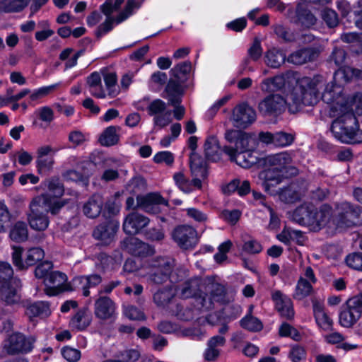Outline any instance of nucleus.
<instances>
[{"label": "nucleus", "mask_w": 362, "mask_h": 362, "mask_svg": "<svg viewBox=\"0 0 362 362\" xmlns=\"http://www.w3.org/2000/svg\"><path fill=\"white\" fill-rule=\"evenodd\" d=\"M30 0H4L1 1V11L7 13L19 12L25 8Z\"/></svg>", "instance_id": "nucleus-47"}, {"label": "nucleus", "mask_w": 362, "mask_h": 362, "mask_svg": "<svg viewBox=\"0 0 362 362\" xmlns=\"http://www.w3.org/2000/svg\"><path fill=\"white\" fill-rule=\"evenodd\" d=\"M206 281V293H204V296L206 297L209 294L211 300L223 302L226 295V286L216 281L214 278H208Z\"/></svg>", "instance_id": "nucleus-28"}, {"label": "nucleus", "mask_w": 362, "mask_h": 362, "mask_svg": "<svg viewBox=\"0 0 362 362\" xmlns=\"http://www.w3.org/2000/svg\"><path fill=\"white\" fill-rule=\"evenodd\" d=\"M296 19L294 23L305 28H310L317 22V18L312 12L301 4H298L296 10Z\"/></svg>", "instance_id": "nucleus-32"}, {"label": "nucleus", "mask_w": 362, "mask_h": 362, "mask_svg": "<svg viewBox=\"0 0 362 362\" xmlns=\"http://www.w3.org/2000/svg\"><path fill=\"white\" fill-rule=\"evenodd\" d=\"M255 148V140L246 133L240 134L235 141V147H232L234 154L253 151Z\"/></svg>", "instance_id": "nucleus-38"}, {"label": "nucleus", "mask_w": 362, "mask_h": 362, "mask_svg": "<svg viewBox=\"0 0 362 362\" xmlns=\"http://www.w3.org/2000/svg\"><path fill=\"white\" fill-rule=\"evenodd\" d=\"M322 18L329 28H334L339 24L337 13L332 9L325 8L322 11Z\"/></svg>", "instance_id": "nucleus-63"}, {"label": "nucleus", "mask_w": 362, "mask_h": 362, "mask_svg": "<svg viewBox=\"0 0 362 362\" xmlns=\"http://www.w3.org/2000/svg\"><path fill=\"white\" fill-rule=\"evenodd\" d=\"M317 57V52L313 48L300 49L288 55L287 61L295 65H302L312 62Z\"/></svg>", "instance_id": "nucleus-27"}, {"label": "nucleus", "mask_w": 362, "mask_h": 362, "mask_svg": "<svg viewBox=\"0 0 362 362\" xmlns=\"http://www.w3.org/2000/svg\"><path fill=\"white\" fill-rule=\"evenodd\" d=\"M285 60L286 54L277 48L269 49L264 54L265 64L272 69L279 68Z\"/></svg>", "instance_id": "nucleus-37"}, {"label": "nucleus", "mask_w": 362, "mask_h": 362, "mask_svg": "<svg viewBox=\"0 0 362 362\" xmlns=\"http://www.w3.org/2000/svg\"><path fill=\"white\" fill-rule=\"evenodd\" d=\"M223 151L229 156L230 161L235 162L242 168H249L255 164L259 167L260 158H258L253 151H243L234 154L232 146H225Z\"/></svg>", "instance_id": "nucleus-16"}, {"label": "nucleus", "mask_w": 362, "mask_h": 362, "mask_svg": "<svg viewBox=\"0 0 362 362\" xmlns=\"http://www.w3.org/2000/svg\"><path fill=\"white\" fill-rule=\"evenodd\" d=\"M54 163V160L52 157L37 158V172L41 175H47L52 170Z\"/></svg>", "instance_id": "nucleus-54"}, {"label": "nucleus", "mask_w": 362, "mask_h": 362, "mask_svg": "<svg viewBox=\"0 0 362 362\" xmlns=\"http://www.w3.org/2000/svg\"><path fill=\"white\" fill-rule=\"evenodd\" d=\"M242 250L247 254L255 255L259 253L262 250V247L257 240L250 238L244 240Z\"/></svg>", "instance_id": "nucleus-61"}, {"label": "nucleus", "mask_w": 362, "mask_h": 362, "mask_svg": "<svg viewBox=\"0 0 362 362\" xmlns=\"http://www.w3.org/2000/svg\"><path fill=\"white\" fill-rule=\"evenodd\" d=\"M21 286L20 279L13 276L11 264L1 262V302L7 305L18 303L21 299L18 293Z\"/></svg>", "instance_id": "nucleus-3"}, {"label": "nucleus", "mask_w": 362, "mask_h": 362, "mask_svg": "<svg viewBox=\"0 0 362 362\" xmlns=\"http://www.w3.org/2000/svg\"><path fill=\"white\" fill-rule=\"evenodd\" d=\"M256 119L255 110L247 104L237 105L233 110V121L235 127L245 129Z\"/></svg>", "instance_id": "nucleus-14"}, {"label": "nucleus", "mask_w": 362, "mask_h": 362, "mask_svg": "<svg viewBox=\"0 0 362 362\" xmlns=\"http://www.w3.org/2000/svg\"><path fill=\"white\" fill-rule=\"evenodd\" d=\"M175 293L171 286H166L158 290L153 295V301L158 305H167L175 297Z\"/></svg>", "instance_id": "nucleus-41"}, {"label": "nucleus", "mask_w": 362, "mask_h": 362, "mask_svg": "<svg viewBox=\"0 0 362 362\" xmlns=\"http://www.w3.org/2000/svg\"><path fill=\"white\" fill-rule=\"evenodd\" d=\"M120 127L118 126H110L107 127L100 136V143L105 146H111L118 143L119 135L118 132Z\"/></svg>", "instance_id": "nucleus-40"}, {"label": "nucleus", "mask_w": 362, "mask_h": 362, "mask_svg": "<svg viewBox=\"0 0 362 362\" xmlns=\"http://www.w3.org/2000/svg\"><path fill=\"white\" fill-rule=\"evenodd\" d=\"M119 228V223L115 221H109L98 226L93 230V237L105 245L110 244Z\"/></svg>", "instance_id": "nucleus-19"}, {"label": "nucleus", "mask_w": 362, "mask_h": 362, "mask_svg": "<svg viewBox=\"0 0 362 362\" xmlns=\"http://www.w3.org/2000/svg\"><path fill=\"white\" fill-rule=\"evenodd\" d=\"M272 299L281 316L286 320H292L294 317V310L291 299L283 294L280 291H276L272 294Z\"/></svg>", "instance_id": "nucleus-18"}, {"label": "nucleus", "mask_w": 362, "mask_h": 362, "mask_svg": "<svg viewBox=\"0 0 362 362\" xmlns=\"http://www.w3.org/2000/svg\"><path fill=\"white\" fill-rule=\"evenodd\" d=\"M181 81L170 79L166 87L167 99L173 106H176L181 102V95L183 93Z\"/></svg>", "instance_id": "nucleus-31"}, {"label": "nucleus", "mask_w": 362, "mask_h": 362, "mask_svg": "<svg viewBox=\"0 0 362 362\" xmlns=\"http://www.w3.org/2000/svg\"><path fill=\"white\" fill-rule=\"evenodd\" d=\"M259 167L273 168L285 175V177L296 176L299 170L295 165L293 153L282 151L260 158Z\"/></svg>", "instance_id": "nucleus-4"}, {"label": "nucleus", "mask_w": 362, "mask_h": 362, "mask_svg": "<svg viewBox=\"0 0 362 362\" xmlns=\"http://www.w3.org/2000/svg\"><path fill=\"white\" fill-rule=\"evenodd\" d=\"M294 141L293 134L284 132L274 133V146L276 147H286L290 146Z\"/></svg>", "instance_id": "nucleus-53"}, {"label": "nucleus", "mask_w": 362, "mask_h": 362, "mask_svg": "<svg viewBox=\"0 0 362 362\" xmlns=\"http://www.w3.org/2000/svg\"><path fill=\"white\" fill-rule=\"evenodd\" d=\"M104 82L108 90V95L111 98H115L119 93L118 88H116L117 81V75L114 72L106 73L103 76Z\"/></svg>", "instance_id": "nucleus-49"}, {"label": "nucleus", "mask_w": 362, "mask_h": 362, "mask_svg": "<svg viewBox=\"0 0 362 362\" xmlns=\"http://www.w3.org/2000/svg\"><path fill=\"white\" fill-rule=\"evenodd\" d=\"M124 243L127 245V250L134 255H140L141 250L146 247V245L144 243L134 237L127 238L124 240Z\"/></svg>", "instance_id": "nucleus-52"}, {"label": "nucleus", "mask_w": 362, "mask_h": 362, "mask_svg": "<svg viewBox=\"0 0 362 362\" xmlns=\"http://www.w3.org/2000/svg\"><path fill=\"white\" fill-rule=\"evenodd\" d=\"M288 74H281L264 79L260 83V89L265 93L276 92L282 90L286 84Z\"/></svg>", "instance_id": "nucleus-30"}, {"label": "nucleus", "mask_w": 362, "mask_h": 362, "mask_svg": "<svg viewBox=\"0 0 362 362\" xmlns=\"http://www.w3.org/2000/svg\"><path fill=\"white\" fill-rule=\"evenodd\" d=\"M226 338L221 335L211 337L207 342V347L204 352V358L207 361H214L220 356L221 347L226 344Z\"/></svg>", "instance_id": "nucleus-24"}, {"label": "nucleus", "mask_w": 362, "mask_h": 362, "mask_svg": "<svg viewBox=\"0 0 362 362\" xmlns=\"http://www.w3.org/2000/svg\"><path fill=\"white\" fill-rule=\"evenodd\" d=\"M91 314L88 308L79 310L71 318L70 325L76 330H83L88 327L91 322Z\"/></svg>", "instance_id": "nucleus-36"}, {"label": "nucleus", "mask_w": 362, "mask_h": 362, "mask_svg": "<svg viewBox=\"0 0 362 362\" xmlns=\"http://www.w3.org/2000/svg\"><path fill=\"white\" fill-rule=\"evenodd\" d=\"M102 281L101 276L97 274L78 276L74 279V282L78 283L81 286L83 295L86 297L90 295L89 289L98 286Z\"/></svg>", "instance_id": "nucleus-35"}, {"label": "nucleus", "mask_w": 362, "mask_h": 362, "mask_svg": "<svg viewBox=\"0 0 362 362\" xmlns=\"http://www.w3.org/2000/svg\"><path fill=\"white\" fill-rule=\"evenodd\" d=\"M262 52L263 49L261 45V40L258 37H255L252 43L247 50L248 57L243 62V66L246 67L249 64L250 60L254 62L259 60L262 57Z\"/></svg>", "instance_id": "nucleus-43"}, {"label": "nucleus", "mask_w": 362, "mask_h": 362, "mask_svg": "<svg viewBox=\"0 0 362 362\" xmlns=\"http://www.w3.org/2000/svg\"><path fill=\"white\" fill-rule=\"evenodd\" d=\"M166 103L160 99H155L147 103L146 110L150 116L163 114L166 110Z\"/></svg>", "instance_id": "nucleus-51"}, {"label": "nucleus", "mask_w": 362, "mask_h": 362, "mask_svg": "<svg viewBox=\"0 0 362 362\" xmlns=\"http://www.w3.org/2000/svg\"><path fill=\"white\" fill-rule=\"evenodd\" d=\"M313 220L312 230H320L322 228L334 229V210L327 204H322L319 208L313 206Z\"/></svg>", "instance_id": "nucleus-11"}, {"label": "nucleus", "mask_w": 362, "mask_h": 362, "mask_svg": "<svg viewBox=\"0 0 362 362\" xmlns=\"http://www.w3.org/2000/svg\"><path fill=\"white\" fill-rule=\"evenodd\" d=\"M346 265L355 270L362 271V252H353L346 257Z\"/></svg>", "instance_id": "nucleus-59"}, {"label": "nucleus", "mask_w": 362, "mask_h": 362, "mask_svg": "<svg viewBox=\"0 0 362 362\" xmlns=\"http://www.w3.org/2000/svg\"><path fill=\"white\" fill-rule=\"evenodd\" d=\"M93 164L90 162H84L82 163V167L84 168L83 173L78 172L75 170H69L63 173V177L66 180L73 182L83 181L90 175V172L86 171V169H88Z\"/></svg>", "instance_id": "nucleus-44"}, {"label": "nucleus", "mask_w": 362, "mask_h": 362, "mask_svg": "<svg viewBox=\"0 0 362 362\" xmlns=\"http://www.w3.org/2000/svg\"><path fill=\"white\" fill-rule=\"evenodd\" d=\"M149 223V219L137 213L133 212L129 214L123 223L124 231L129 235H135Z\"/></svg>", "instance_id": "nucleus-21"}, {"label": "nucleus", "mask_w": 362, "mask_h": 362, "mask_svg": "<svg viewBox=\"0 0 362 362\" xmlns=\"http://www.w3.org/2000/svg\"><path fill=\"white\" fill-rule=\"evenodd\" d=\"M358 301L349 298L345 305L341 307L339 315V324L346 328L353 327L361 318L362 310L358 307Z\"/></svg>", "instance_id": "nucleus-12"}, {"label": "nucleus", "mask_w": 362, "mask_h": 362, "mask_svg": "<svg viewBox=\"0 0 362 362\" xmlns=\"http://www.w3.org/2000/svg\"><path fill=\"white\" fill-rule=\"evenodd\" d=\"M30 214H28V221L31 228L35 230H45L49 225L47 217L40 211V205L37 199H34L30 204Z\"/></svg>", "instance_id": "nucleus-20"}, {"label": "nucleus", "mask_w": 362, "mask_h": 362, "mask_svg": "<svg viewBox=\"0 0 362 362\" xmlns=\"http://www.w3.org/2000/svg\"><path fill=\"white\" fill-rule=\"evenodd\" d=\"M202 280L201 278H192L184 282L179 288V296L182 298H199L203 303L205 301V296L202 291Z\"/></svg>", "instance_id": "nucleus-17"}, {"label": "nucleus", "mask_w": 362, "mask_h": 362, "mask_svg": "<svg viewBox=\"0 0 362 362\" xmlns=\"http://www.w3.org/2000/svg\"><path fill=\"white\" fill-rule=\"evenodd\" d=\"M313 205L305 203L298 206L291 214V219L295 223L308 226L312 229L313 220Z\"/></svg>", "instance_id": "nucleus-23"}, {"label": "nucleus", "mask_w": 362, "mask_h": 362, "mask_svg": "<svg viewBox=\"0 0 362 362\" xmlns=\"http://www.w3.org/2000/svg\"><path fill=\"white\" fill-rule=\"evenodd\" d=\"M192 69V64L189 61L181 62L175 66L170 70V74L176 80L185 82L187 76L189 74Z\"/></svg>", "instance_id": "nucleus-46"}, {"label": "nucleus", "mask_w": 362, "mask_h": 362, "mask_svg": "<svg viewBox=\"0 0 362 362\" xmlns=\"http://www.w3.org/2000/svg\"><path fill=\"white\" fill-rule=\"evenodd\" d=\"M317 279L310 267H307L303 276H300L296 286L293 297L297 300H303L312 294L313 291V284H315Z\"/></svg>", "instance_id": "nucleus-13"}, {"label": "nucleus", "mask_w": 362, "mask_h": 362, "mask_svg": "<svg viewBox=\"0 0 362 362\" xmlns=\"http://www.w3.org/2000/svg\"><path fill=\"white\" fill-rule=\"evenodd\" d=\"M140 4L135 0H127V5L123 11L117 16V23H121L127 19L133 12L134 8H138Z\"/></svg>", "instance_id": "nucleus-58"}, {"label": "nucleus", "mask_w": 362, "mask_h": 362, "mask_svg": "<svg viewBox=\"0 0 362 362\" xmlns=\"http://www.w3.org/2000/svg\"><path fill=\"white\" fill-rule=\"evenodd\" d=\"M63 357L69 362H77L81 358V351L69 346L62 349Z\"/></svg>", "instance_id": "nucleus-64"}, {"label": "nucleus", "mask_w": 362, "mask_h": 362, "mask_svg": "<svg viewBox=\"0 0 362 362\" xmlns=\"http://www.w3.org/2000/svg\"><path fill=\"white\" fill-rule=\"evenodd\" d=\"M361 77L362 71L350 66H343L334 73V79L336 83H327L324 77L320 75L313 78H300L296 81L293 101L298 106H313L321 98L325 103L332 104V110H337L339 104H347L341 94V85L355 78Z\"/></svg>", "instance_id": "nucleus-1"}, {"label": "nucleus", "mask_w": 362, "mask_h": 362, "mask_svg": "<svg viewBox=\"0 0 362 362\" xmlns=\"http://www.w3.org/2000/svg\"><path fill=\"white\" fill-rule=\"evenodd\" d=\"M204 148L205 156L209 160L217 162L221 159V150L219 142L216 136H211L207 137Z\"/></svg>", "instance_id": "nucleus-33"}, {"label": "nucleus", "mask_w": 362, "mask_h": 362, "mask_svg": "<svg viewBox=\"0 0 362 362\" xmlns=\"http://www.w3.org/2000/svg\"><path fill=\"white\" fill-rule=\"evenodd\" d=\"M173 179L176 185L182 192L189 193L192 191V183L190 180L187 178L182 173L178 172L175 173L173 175Z\"/></svg>", "instance_id": "nucleus-57"}, {"label": "nucleus", "mask_w": 362, "mask_h": 362, "mask_svg": "<svg viewBox=\"0 0 362 362\" xmlns=\"http://www.w3.org/2000/svg\"><path fill=\"white\" fill-rule=\"evenodd\" d=\"M49 191L55 197H60L64 193V186L60 180L57 177H52L43 182Z\"/></svg>", "instance_id": "nucleus-50"}, {"label": "nucleus", "mask_w": 362, "mask_h": 362, "mask_svg": "<svg viewBox=\"0 0 362 362\" xmlns=\"http://www.w3.org/2000/svg\"><path fill=\"white\" fill-rule=\"evenodd\" d=\"M34 335H25L15 332L8 334L4 339V349L9 355L26 354L31 352L36 342Z\"/></svg>", "instance_id": "nucleus-5"}, {"label": "nucleus", "mask_w": 362, "mask_h": 362, "mask_svg": "<svg viewBox=\"0 0 362 362\" xmlns=\"http://www.w3.org/2000/svg\"><path fill=\"white\" fill-rule=\"evenodd\" d=\"M44 257V250L40 247H33L28 250L25 259L26 269L35 265L37 262L42 260Z\"/></svg>", "instance_id": "nucleus-48"}, {"label": "nucleus", "mask_w": 362, "mask_h": 362, "mask_svg": "<svg viewBox=\"0 0 362 362\" xmlns=\"http://www.w3.org/2000/svg\"><path fill=\"white\" fill-rule=\"evenodd\" d=\"M115 303L108 296H100L94 303V314L102 320H110L115 316Z\"/></svg>", "instance_id": "nucleus-15"}, {"label": "nucleus", "mask_w": 362, "mask_h": 362, "mask_svg": "<svg viewBox=\"0 0 362 362\" xmlns=\"http://www.w3.org/2000/svg\"><path fill=\"white\" fill-rule=\"evenodd\" d=\"M114 23H117L116 17H107L105 22L101 23L95 30V36L100 39L103 35L106 34L113 28Z\"/></svg>", "instance_id": "nucleus-62"}, {"label": "nucleus", "mask_w": 362, "mask_h": 362, "mask_svg": "<svg viewBox=\"0 0 362 362\" xmlns=\"http://www.w3.org/2000/svg\"><path fill=\"white\" fill-rule=\"evenodd\" d=\"M124 0H106L100 6L101 11L106 17H112L111 14L117 11Z\"/></svg>", "instance_id": "nucleus-60"}, {"label": "nucleus", "mask_w": 362, "mask_h": 362, "mask_svg": "<svg viewBox=\"0 0 362 362\" xmlns=\"http://www.w3.org/2000/svg\"><path fill=\"white\" fill-rule=\"evenodd\" d=\"M342 115L338 116L331 125L333 136L342 143L355 144L362 143V129L354 115L350 112L348 104H339Z\"/></svg>", "instance_id": "nucleus-2"}, {"label": "nucleus", "mask_w": 362, "mask_h": 362, "mask_svg": "<svg viewBox=\"0 0 362 362\" xmlns=\"http://www.w3.org/2000/svg\"><path fill=\"white\" fill-rule=\"evenodd\" d=\"M252 309L253 306L250 305L249 309L250 313L240 320V325L249 331H260L263 327L262 323L258 318L251 315Z\"/></svg>", "instance_id": "nucleus-45"}, {"label": "nucleus", "mask_w": 362, "mask_h": 362, "mask_svg": "<svg viewBox=\"0 0 362 362\" xmlns=\"http://www.w3.org/2000/svg\"><path fill=\"white\" fill-rule=\"evenodd\" d=\"M359 206L348 202L335 204L334 211V229L350 228L355 224V220L359 216Z\"/></svg>", "instance_id": "nucleus-7"}, {"label": "nucleus", "mask_w": 362, "mask_h": 362, "mask_svg": "<svg viewBox=\"0 0 362 362\" xmlns=\"http://www.w3.org/2000/svg\"><path fill=\"white\" fill-rule=\"evenodd\" d=\"M174 242L182 250L193 249L199 241L197 231L189 225L175 227L171 234Z\"/></svg>", "instance_id": "nucleus-8"}, {"label": "nucleus", "mask_w": 362, "mask_h": 362, "mask_svg": "<svg viewBox=\"0 0 362 362\" xmlns=\"http://www.w3.org/2000/svg\"><path fill=\"white\" fill-rule=\"evenodd\" d=\"M190 170L193 177L205 179L207 177L206 161L197 152L189 154Z\"/></svg>", "instance_id": "nucleus-29"}, {"label": "nucleus", "mask_w": 362, "mask_h": 362, "mask_svg": "<svg viewBox=\"0 0 362 362\" xmlns=\"http://www.w3.org/2000/svg\"><path fill=\"white\" fill-rule=\"evenodd\" d=\"M37 199V203L40 205V204H47L49 206V211L52 214H57L59 210L64 206V203L59 202V201H52L47 198V196L45 194H42V196L37 197L35 198Z\"/></svg>", "instance_id": "nucleus-55"}, {"label": "nucleus", "mask_w": 362, "mask_h": 362, "mask_svg": "<svg viewBox=\"0 0 362 362\" xmlns=\"http://www.w3.org/2000/svg\"><path fill=\"white\" fill-rule=\"evenodd\" d=\"M53 264L52 262L45 261L39 264L35 269V276L36 278L43 279V281L52 272Z\"/></svg>", "instance_id": "nucleus-56"}, {"label": "nucleus", "mask_w": 362, "mask_h": 362, "mask_svg": "<svg viewBox=\"0 0 362 362\" xmlns=\"http://www.w3.org/2000/svg\"><path fill=\"white\" fill-rule=\"evenodd\" d=\"M67 279L64 273L54 270L43 281L45 293L49 296H55L62 292L71 291V287L67 283Z\"/></svg>", "instance_id": "nucleus-9"}, {"label": "nucleus", "mask_w": 362, "mask_h": 362, "mask_svg": "<svg viewBox=\"0 0 362 362\" xmlns=\"http://www.w3.org/2000/svg\"><path fill=\"white\" fill-rule=\"evenodd\" d=\"M174 267L175 261L171 258L158 257L151 259L148 265V280L154 284L166 282Z\"/></svg>", "instance_id": "nucleus-6"}, {"label": "nucleus", "mask_w": 362, "mask_h": 362, "mask_svg": "<svg viewBox=\"0 0 362 362\" xmlns=\"http://www.w3.org/2000/svg\"><path fill=\"white\" fill-rule=\"evenodd\" d=\"M287 107L286 99L279 94H272L264 98L258 105L259 112L264 116H278Z\"/></svg>", "instance_id": "nucleus-10"}, {"label": "nucleus", "mask_w": 362, "mask_h": 362, "mask_svg": "<svg viewBox=\"0 0 362 362\" xmlns=\"http://www.w3.org/2000/svg\"><path fill=\"white\" fill-rule=\"evenodd\" d=\"M136 201V206L138 208L152 214L156 213L158 211V205H167L166 200L160 194L156 193H150L146 196H137Z\"/></svg>", "instance_id": "nucleus-22"}, {"label": "nucleus", "mask_w": 362, "mask_h": 362, "mask_svg": "<svg viewBox=\"0 0 362 362\" xmlns=\"http://www.w3.org/2000/svg\"><path fill=\"white\" fill-rule=\"evenodd\" d=\"M103 204V197L99 194H95L83 204V213L88 218H95L100 214Z\"/></svg>", "instance_id": "nucleus-26"}, {"label": "nucleus", "mask_w": 362, "mask_h": 362, "mask_svg": "<svg viewBox=\"0 0 362 362\" xmlns=\"http://www.w3.org/2000/svg\"><path fill=\"white\" fill-rule=\"evenodd\" d=\"M11 239L17 243L25 241L28 238L27 225L25 222L18 221L10 230Z\"/></svg>", "instance_id": "nucleus-42"}, {"label": "nucleus", "mask_w": 362, "mask_h": 362, "mask_svg": "<svg viewBox=\"0 0 362 362\" xmlns=\"http://www.w3.org/2000/svg\"><path fill=\"white\" fill-rule=\"evenodd\" d=\"M259 177L262 180L264 190L270 192L272 187L282 182L285 175L273 168H269L260 172Z\"/></svg>", "instance_id": "nucleus-25"}, {"label": "nucleus", "mask_w": 362, "mask_h": 362, "mask_svg": "<svg viewBox=\"0 0 362 362\" xmlns=\"http://www.w3.org/2000/svg\"><path fill=\"white\" fill-rule=\"evenodd\" d=\"M296 184L291 183L286 187L280 188L276 194L280 200L284 203L292 204L300 199L301 194Z\"/></svg>", "instance_id": "nucleus-34"}, {"label": "nucleus", "mask_w": 362, "mask_h": 362, "mask_svg": "<svg viewBox=\"0 0 362 362\" xmlns=\"http://www.w3.org/2000/svg\"><path fill=\"white\" fill-rule=\"evenodd\" d=\"M51 313L49 304L46 301H37L27 305L26 314L30 317H48Z\"/></svg>", "instance_id": "nucleus-39"}]
</instances>
